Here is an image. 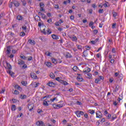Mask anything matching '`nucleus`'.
<instances>
[{
  "instance_id": "obj_2",
  "label": "nucleus",
  "mask_w": 126,
  "mask_h": 126,
  "mask_svg": "<svg viewBox=\"0 0 126 126\" xmlns=\"http://www.w3.org/2000/svg\"><path fill=\"white\" fill-rule=\"evenodd\" d=\"M28 109H29L30 112H32V110L34 109V104L31 103H29Z\"/></svg>"
},
{
  "instance_id": "obj_19",
  "label": "nucleus",
  "mask_w": 126,
  "mask_h": 126,
  "mask_svg": "<svg viewBox=\"0 0 126 126\" xmlns=\"http://www.w3.org/2000/svg\"><path fill=\"white\" fill-rule=\"evenodd\" d=\"M45 64L48 66V67H52V63L51 62H46Z\"/></svg>"
},
{
  "instance_id": "obj_22",
  "label": "nucleus",
  "mask_w": 126,
  "mask_h": 126,
  "mask_svg": "<svg viewBox=\"0 0 126 126\" xmlns=\"http://www.w3.org/2000/svg\"><path fill=\"white\" fill-rule=\"evenodd\" d=\"M42 124H43V121H38L36 122L35 125H36V126H41Z\"/></svg>"
},
{
  "instance_id": "obj_55",
  "label": "nucleus",
  "mask_w": 126,
  "mask_h": 126,
  "mask_svg": "<svg viewBox=\"0 0 126 126\" xmlns=\"http://www.w3.org/2000/svg\"><path fill=\"white\" fill-rule=\"evenodd\" d=\"M44 7H40L39 9L40 11H45V9H44Z\"/></svg>"
},
{
  "instance_id": "obj_43",
  "label": "nucleus",
  "mask_w": 126,
  "mask_h": 126,
  "mask_svg": "<svg viewBox=\"0 0 126 126\" xmlns=\"http://www.w3.org/2000/svg\"><path fill=\"white\" fill-rule=\"evenodd\" d=\"M27 1L29 4H32V0H27Z\"/></svg>"
},
{
  "instance_id": "obj_7",
  "label": "nucleus",
  "mask_w": 126,
  "mask_h": 126,
  "mask_svg": "<svg viewBox=\"0 0 126 126\" xmlns=\"http://www.w3.org/2000/svg\"><path fill=\"white\" fill-rule=\"evenodd\" d=\"M31 77L33 78V79H37V75L33 72L31 73Z\"/></svg>"
},
{
  "instance_id": "obj_29",
  "label": "nucleus",
  "mask_w": 126,
  "mask_h": 126,
  "mask_svg": "<svg viewBox=\"0 0 126 126\" xmlns=\"http://www.w3.org/2000/svg\"><path fill=\"white\" fill-rule=\"evenodd\" d=\"M67 2H68V3H70V0H67L64 1L63 2V4L66 5L67 4Z\"/></svg>"
},
{
  "instance_id": "obj_49",
  "label": "nucleus",
  "mask_w": 126,
  "mask_h": 126,
  "mask_svg": "<svg viewBox=\"0 0 126 126\" xmlns=\"http://www.w3.org/2000/svg\"><path fill=\"white\" fill-rule=\"evenodd\" d=\"M22 28L23 30H26L27 29V27L26 26L24 25V26L22 27Z\"/></svg>"
},
{
  "instance_id": "obj_64",
  "label": "nucleus",
  "mask_w": 126,
  "mask_h": 126,
  "mask_svg": "<svg viewBox=\"0 0 126 126\" xmlns=\"http://www.w3.org/2000/svg\"><path fill=\"white\" fill-rule=\"evenodd\" d=\"M110 63H115V60H114V59H111V60H110Z\"/></svg>"
},
{
  "instance_id": "obj_15",
  "label": "nucleus",
  "mask_w": 126,
  "mask_h": 126,
  "mask_svg": "<svg viewBox=\"0 0 126 126\" xmlns=\"http://www.w3.org/2000/svg\"><path fill=\"white\" fill-rule=\"evenodd\" d=\"M70 39H71L72 41L74 42H76L77 41V38H76V36L71 37L69 36Z\"/></svg>"
},
{
  "instance_id": "obj_20",
  "label": "nucleus",
  "mask_w": 126,
  "mask_h": 126,
  "mask_svg": "<svg viewBox=\"0 0 126 126\" xmlns=\"http://www.w3.org/2000/svg\"><path fill=\"white\" fill-rule=\"evenodd\" d=\"M77 80H78V81L81 82L82 81H83V78L79 76L77 77Z\"/></svg>"
},
{
  "instance_id": "obj_50",
  "label": "nucleus",
  "mask_w": 126,
  "mask_h": 126,
  "mask_svg": "<svg viewBox=\"0 0 126 126\" xmlns=\"http://www.w3.org/2000/svg\"><path fill=\"white\" fill-rule=\"evenodd\" d=\"M5 91V90L4 89H2L1 91H0V93L1 94H3L4 93V92Z\"/></svg>"
},
{
  "instance_id": "obj_52",
  "label": "nucleus",
  "mask_w": 126,
  "mask_h": 126,
  "mask_svg": "<svg viewBox=\"0 0 126 126\" xmlns=\"http://www.w3.org/2000/svg\"><path fill=\"white\" fill-rule=\"evenodd\" d=\"M14 94H15L16 95H18V94H19V92H18V91L17 90H15Z\"/></svg>"
},
{
  "instance_id": "obj_36",
  "label": "nucleus",
  "mask_w": 126,
  "mask_h": 126,
  "mask_svg": "<svg viewBox=\"0 0 126 126\" xmlns=\"http://www.w3.org/2000/svg\"><path fill=\"white\" fill-rule=\"evenodd\" d=\"M20 57L22 60H26V59H27L24 55H21Z\"/></svg>"
},
{
  "instance_id": "obj_51",
  "label": "nucleus",
  "mask_w": 126,
  "mask_h": 126,
  "mask_svg": "<svg viewBox=\"0 0 126 126\" xmlns=\"http://www.w3.org/2000/svg\"><path fill=\"white\" fill-rule=\"evenodd\" d=\"M45 55H47L48 57H51V53L49 52H46Z\"/></svg>"
},
{
  "instance_id": "obj_35",
  "label": "nucleus",
  "mask_w": 126,
  "mask_h": 126,
  "mask_svg": "<svg viewBox=\"0 0 126 126\" xmlns=\"http://www.w3.org/2000/svg\"><path fill=\"white\" fill-rule=\"evenodd\" d=\"M8 34H9V35H10V36H11V37H14V33L12 32H8Z\"/></svg>"
},
{
  "instance_id": "obj_60",
  "label": "nucleus",
  "mask_w": 126,
  "mask_h": 126,
  "mask_svg": "<svg viewBox=\"0 0 126 126\" xmlns=\"http://www.w3.org/2000/svg\"><path fill=\"white\" fill-rule=\"evenodd\" d=\"M22 67L23 68H27V65H26V64H24Z\"/></svg>"
},
{
  "instance_id": "obj_9",
  "label": "nucleus",
  "mask_w": 126,
  "mask_h": 126,
  "mask_svg": "<svg viewBox=\"0 0 126 126\" xmlns=\"http://www.w3.org/2000/svg\"><path fill=\"white\" fill-rule=\"evenodd\" d=\"M25 64V62L23 60L20 59H19L18 60V64L21 65V64Z\"/></svg>"
},
{
  "instance_id": "obj_47",
  "label": "nucleus",
  "mask_w": 126,
  "mask_h": 126,
  "mask_svg": "<svg viewBox=\"0 0 126 126\" xmlns=\"http://www.w3.org/2000/svg\"><path fill=\"white\" fill-rule=\"evenodd\" d=\"M106 122V119L105 118H103L102 120H100V123L103 124V123H105Z\"/></svg>"
},
{
  "instance_id": "obj_26",
  "label": "nucleus",
  "mask_w": 126,
  "mask_h": 126,
  "mask_svg": "<svg viewBox=\"0 0 126 126\" xmlns=\"http://www.w3.org/2000/svg\"><path fill=\"white\" fill-rule=\"evenodd\" d=\"M11 110L12 111H15V110H16V106H15V105H12Z\"/></svg>"
},
{
  "instance_id": "obj_41",
  "label": "nucleus",
  "mask_w": 126,
  "mask_h": 126,
  "mask_svg": "<svg viewBox=\"0 0 126 126\" xmlns=\"http://www.w3.org/2000/svg\"><path fill=\"white\" fill-rule=\"evenodd\" d=\"M100 79H96L95 80V83H96V84H98V83H99V82H100Z\"/></svg>"
},
{
  "instance_id": "obj_45",
  "label": "nucleus",
  "mask_w": 126,
  "mask_h": 126,
  "mask_svg": "<svg viewBox=\"0 0 126 126\" xmlns=\"http://www.w3.org/2000/svg\"><path fill=\"white\" fill-rule=\"evenodd\" d=\"M51 33H52V32H51L50 29H48V30H47V34H48L49 35V34H51Z\"/></svg>"
},
{
  "instance_id": "obj_18",
  "label": "nucleus",
  "mask_w": 126,
  "mask_h": 126,
  "mask_svg": "<svg viewBox=\"0 0 126 126\" xmlns=\"http://www.w3.org/2000/svg\"><path fill=\"white\" fill-rule=\"evenodd\" d=\"M20 98L21 99H26V98H27V95L26 94H20Z\"/></svg>"
},
{
  "instance_id": "obj_33",
  "label": "nucleus",
  "mask_w": 126,
  "mask_h": 126,
  "mask_svg": "<svg viewBox=\"0 0 126 126\" xmlns=\"http://www.w3.org/2000/svg\"><path fill=\"white\" fill-rule=\"evenodd\" d=\"M76 46L78 50H82V46L81 45H77Z\"/></svg>"
},
{
  "instance_id": "obj_37",
  "label": "nucleus",
  "mask_w": 126,
  "mask_h": 126,
  "mask_svg": "<svg viewBox=\"0 0 126 126\" xmlns=\"http://www.w3.org/2000/svg\"><path fill=\"white\" fill-rule=\"evenodd\" d=\"M25 35V32H21L20 33V36H21V37H24Z\"/></svg>"
},
{
  "instance_id": "obj_4",
  "label": "nucleus",
  "mask_w": 126,
  "mask_h": 126,
  "mask_svg": "<svg viewBox=\"0 0 126 126\" xmlns=\"http://www.w3.org/2000/svg\"><path fill=\"white\" fill-rule=\"evenodd\" d=\"M13 4L14 5V6H15V7H18V6H19V5H20V3H19V2H18V1H16V0L13 1Z\"/></svg>"
},
{
  "instance_id": "obj_32",
  "label": "nucleus",
  "mask_w": 126,
  "mask_h": 126,
  "mask_svg": "<svg viewBox=\"0 0 126 126\" xmlns=\"http://www.w3.org/2000/svg\"><path fill=\"white\" fill-rule=\"evenodd\" d=\"M77 69H78V67H77V66H74L73 67V70H74V71H77Z\"/></svg>"
},
{
  "instance_id": "obj_17",
  "label": "nucleus",
  "mask_w": 126,
  "mask_h": 126,
  "mask_svg": "<svg viewBox=\"0 0 126 126\" xmlns=\"http://www.w3.org/2000/svg\"><path fill=\"white\" fill-rule=\"evenodd\" d=\"M34 19L37 22H39V21H41V18H40V16H35V17L34 18Z\"/></svg>"
},
{
  "instance_id": "obj_23",
  "label": "nucleus",
  "mask_w": 126,
  "mask_h": 126,
  "mask_svg": "<svg viewBox=\"0 0 126 126\" xmlns=\"http://www.w3.org/2000/svg\"><path fill=\"white\" fill-rule=\"evenodd\" d=\"M21 2H22L23 6H26V4H27V2H26V0H21Z\"/></svg>"
},
{
  "instance_id": "obj_10",
  "label": "nucleus",
  "mask_w": 126,
  "mask_h": 126,
  "mask_svg": "<svg viewBox=\"0 0 126 126\" xmlns=\"http://www.w3.org/2000/svg\"><path fill=\"white\" fill-rule=\"evenodd\" d=\"M51 36L54 40H59V36L56 34H52Z\"/></svg>"
},
{
  "instance_id": "obj_30",
  "label": "nucleus",
  "mask_w": 126,
  "mask_h": 126,
  "mask_svg": "<svg viewBox=\"0 0 126 126\" xmlns=\"http://www.w3.org/2000/svg\"><path fill=\"white\" fill-rule=\"evenodd\" d=\"M83 54H84V57H87L88 56V53H87V50H85Z\"/></svg>"
},
{
  "instance_id": "obj_54",
  "label": "nucleus",
  "mask_w": 126,
  "mask_h": 126,
  "mask_svg": "<svg viewBox=\"0 0 126 126\" xmlns=\"http://www.w3.org/2000/svg\"><path fill=\"white\" fill-rule=\"evenodd\" d=\"M116 25H117V23H114L112 25V28H113V29H115V28H116Z\"/></svg>"
},
{
  "instance_id": "obj_16",
  "label": "nucleus",
  "mask_w": 126,
  "mask_h": 126,
  "mask_svg": "<svg viewBox=\"0 0 126 126\" xmlns=\"http://www.w3.org/2000/svg\"><path fill=\"white\" fill-rule=\"evenodd\" d=\"M7 67L8 69H12V67L11 66V65L9 63L6 62V63Z\"/></svg>"
},
{
  "instance_id": "obj_40",
  "label": "nucleus",
  "mask_w": 126,
  "mask_h": 126,
  "mask_svg": "<svg viewBox=\"0 0 126 126\" xmlns=\"http://www.w3.org/2000/svg\"><path fill=\"white\" fill-rule=\"evenodd\" d=\"M41 17L43 19H47V17L46 16V15H45V14H42Z\"/></svg>"
},
{
  "instance_id": "obj_48",
  "label": "nucleus",
  "mask_w": 126,
  "mask_h": 126,
  "mask_svg": "<svg viewBox=\"0 0 126 126\" xmlns=\"http://www.w3.org/2000/svg\"><path fill=\"white\" fill-rule=\"evenodd\" d=\"M87 75L88 76V78H91L92 77V75L89 73H87Z\"/></svg>"
},
{
  "instance_id": "obj_25",
  "label": "nucleus",
  "mask_w": 126,
  "mask_h": 126,
  "mask_svg": "<svg viewBox=\"0 0 126 126\" xmlns=\"http://www.w3.org/2000/svg\"><path fill=\"white\" fill-rule=\"evenodd\" d=\"M119 88H120V86L119 85L116 86L115 90L113 91V92H117V91H119Z\"/></svg>"
},
{
  "instance_id": "obj_59",
  "label": "nucleus",
  "mask_w": 126,
  "mask_h": 126,
  "mask_svg": "<svg viewBox=\"0 0 126 126\" xmlns=\"http://www.w3.org/2000/svg\"><path fill=\"white\" fill-rule=\"evenodd\" d=\"M21 84H22V85H24V86H25V85H26V83L24 81H22L21 82Z\"/></svg>"
},
{
  "instance_id": "obj_39",
  "label": "nucleus",
  "mask_w": 126,
  "mask_h": 126,
  "mask_svg": "<svg viewBox=\"0 0 126 126\" xmlns=\"http://www.w3.org/2000/svg\"><path fill=\"white\" fill-rule=\"evenodd\" d=\"M40 84L39 83H36L35 85H33V87L34 88H37V87H38V86H39V85Z\"/></svg>"
},
{
  "instance_id": "obj_1",
  "label": "nucleus",
  "mask_w": 126,
  "mask_h": 126,
  "mask_svg": "<svg viewBox=\"0 0 126 126\" xmlns=\"http://www.w3.org/2000/svg\"><path fill=\"white\" fill-rule=\"evenodd\" d=\"M63 104H57L54 103L53 104V107L54 109H60V108H63Z\"/></svg>"
},
{
  "instance_id": "obj_56",
  "label": "nucleus",
  "mask_w": 126,
  "mask_h": 126,
  "mask_svg": "<svg viewBox=\"0 0 126 126\" xmlns=\"http://www.w3.org/2000/svg\"><path fill=\"white\" fill-rule=\"evenodd\" d=\"M92 12H93V10L92 9H89V13H90V14H92Z\"/></svg>"
},
{
  "instance_id": "obj_57",
  "label": "nucleus",
  "mask_w": 126,
  "mask_h": 126,
  "mask_svg": "<svg viewBox=\"0 0 126 126\" xmlns=\"http://www.w3.org/2000/svg\"><path fill=\"white\" fill-rule=\"evenodd\" d=\"M33 60V58L32 56L29 57V58L28 59V61H32Z\"/></svg>"
},
{
  "instance_id": "obj_34",
  "label": "nucleus",
  "mask_w": 126,
  "mask_h": 126,
  "mask_svg": "<svg viewBox=\"0 0 126 126\" xmlns=\"http://www.w3.org/2000/svg\"><path fill=\"white\" fill-rule=\"evenodd\" d=\"M39 6L40 7H45V4L43 2H40L39 3Z\"/></svg>"
},
{
  "instance_id": "obj_31",
  "label": "nucleus",
  "mask_w": 126,
  "mask_h": 126,
  "mask_svg": "<svg viewBox=\"0 0 126 126\" xmlns=\"http://www.w3.org/2000/svg\"><path fill=\"white\" fill-rule=\"evenodd\" d=\"M50 76L51 77V78H52L53 79H54L55 78V74L53 73H51L50 74Z\"/></svg>"
},
{
  "instance_id": "obj_62",
  "label": "nucleus",
  "mask_w": 126,
  "mask_h": 126,
  "mask_svg": "<svg viewBox=\"0 0 126 126\" xmlns=\"http://www.w3.org/2000/svg\"><path fill=\"white\" fill-rule=\"evenodd\" d=\"M98 33V31L97 30H94V34H97Z\"/></svg>"
},
{
  "instance_id": "obj_13",
  "label": "nucleus",
  "mask_w": 126,
  "mask_h": 126,
  "mask_svg": "<svg viewBox=\"0 0 126 126\" xmlns=\"http://www.w3.org/2000/svg\"><path fill=\"white\" fill-rule=\"evenodd\" d=\"M51 61L52 62V63H54V64H57V63H58V61H57V59L54 58H51Z\"/></svg>"
},
{
  "instance_id": "obj_63",
  "label": "nucleus",
  "mask_w": 126,
  "mask_h": 126,
  "mask_svg": "<svg viewBox=\"0 0 126 126\" xmlns=\"http://www.w3.org/2000/svg\"><path fill=\"white\" fill-rule=\"evenodd\" d=\"M52 19H48V20H47V22L48 23H51V22H52Z\"/></svg>"
},
{
  "instance_id": "obj_8",
  "label": "nucleus",
  "mask_w": 126,
  "mask_h": 126,
  "mask_svg": "<svg viewBox=\"0 0 126 126\" xmlns=\"http://www.w3.org/2000/svg\"><path fill=\"white\" fill-rule=\"evenodd\" d=\"M47 85H48V86H50V87H55V84L53 82H49L47 84Z\"/></svg>"
},
{
  "instance_id": "obj_58",
  "label": "nucleus",
  "mask_w": 126,
  "mask_h": 126,
  "mask_svg": "<svg viewBox=\"0 0 126 126\" xmlns=\"http://www.w3.org/2000/svg\"><path fill=\"white\" fill-rule=\"evenodd\" d=\"M50 97V95H46L45 96H44L42 98H41V100H43V99H45V98H49Z\"/></svg>"
},
{
  "instance_id": "obj_44",
  "label": "nucleus",
  "mask_w": 126,
  "mask_h": 126,
  "mask_svg": "<svg viewBox=\"0 0 126 126\" xmlns=\"http://www.w3.org/2000/svg\"><path fill=\"white\" fill-rule=\"evenodd\" d=\"M119 74H120V71H119L118 72L115 73L114 75L115 77H118V76H119Z\"/></svg>"
},
{
  "instance_id": "obj_24",
  "label": "nucleus",
  "mask_w": 126,
  "mask_h": 126,
  "mask_svg": "<svg viewBox=\"0 0 126 126\" xmlns=\"http://www.w3.org/2000/svg\"><path fill=\"white\" fill-rule=\"evenodd\" d=\"M89 113L91 114V115H93L94 113H95V110L90 109L88 111Z\"/></svg>"
},
{
  "instance_id": "obj_28",
  "label": "nucleus",
  "mask_w": 126,
  "mask_h": 126,
  "mask_svg": "<svg viewBox=\"0 0 126 126\" xmlns=\"http://www.w3.org/2000/svg\"><path fill=\"white\" fill-rule=\"evenodd\" d=\"M23 18V17H22V16L21 15H19L17 17V19H18V20H22Z\"/></svg>"
},
{
  "instance_id": "obj_12",
  "label": "nucleus",
  "mask_w": 126,
  "mask_h": 126,
  "mask_svg": "<svg viewBox=\"0 0 126 126\" xmlns=\"http://www.w3.org/2000/svg\"><path fill=\"white\" fill-rule=\"evenodd\" d=\"M66 59H71V58H72V56L71 55V54H69V53L67 52L66 54V56H65Z\"/></svg>"
},
{
  "instance_id": "obj_53",
  "label": "nucleus",
  "mask_w": 126,
  "mask_h": 126,
  "mask_svg": "<svg viewBox=\"0 0 126 126\" xmlns=\"http://www.w3.org/2000/svg\"><path fill=\"white\" fill-rule=\"evenodd\" d=\"M12 4H13V1L11 2V3L9 4V7L10 8H12Z\"/></svg>"
},
{
  "instance_id": "obj_5",
  "label": "nucleus",
  "mask_w": 126,
  "mask_h": 126,
  "mask_svg": "<svg viewBox=\"0 0 126 126\" xmlns=\"http://www.w3.org/2000/svg\"><path fill=\"white\" fill-rule=\"evenodd\" d=\"M48 102H50V101L48 100L47 99H46L45 100H43V106H45V107H48V106H49V103H48Z\"/></svg>"
},
{
  "instance_id": "obj_38",
  "label": "nucleus",
  "mask_w": 126,
  "mask_h": 126,
  "mask_svg": "<svg viewBox=\"0 0 126 126\" xmlns=\"http://www.w3.org/2000/svg\"><path fill=\"white\" fill-rule=\"evenodd\" d=\"M115 119H117V115H113L112 117V121H114Z\"/></svg>"
},
{
  "instance_id": "obj_6",
  "label": "nucleus",
  "mask_w": 126,
  "mask_h": 126,
  "mask_svg": "<svg viewBox=\"0 0 126 126\" xmlns=\"http://www.w3.org/2000/svg\"><path fill=\"white\" fill-rule=\"evenodd\" d=\"M28 43L30 44L31 45H35L36 44V42L33 39H29Z\"/></svg>"
},
{
  "instance_id": "obj_14",
  "label": "nucleus",
  "mask_w": 126,
  "mask_h": 126,
  "mask_svg": "<svg viewBox=\"0 0 126 126\" xmlns=\"http://www.w3.org/2000/svg\"><path fill=\"white\" fill-rule=\"evenodd\" d=\"M75 114H76V115L78 118H80V116H81L80 111L77 110V111H75Z\"/></svg>"
},
{
  "instance_id": "obj_61",
  "label": "nucleus",
  "mask_w": 126,
  "mask_h": 126,
  "mask_svg": "<svg viewBox=\"0 0 126 126\" xmlns=\"http://www.w3.org/2000/svg\"><path fill=\"white\" fill-rule=\"evenodd\" d=\"M111 117H112V115L109 114L107 116V119H108V120H110V119H111Z\"/></svg>"
},
{
  "instance_id": "obj_42",
  "label": "nucleus",
  "mask_w": 126,
  "mask_h": 126,
  "mask_svg": "<svg viewBox=\"0 0 126 126\" xmlns=\"http://www.w3.org/2000/svg\"><path fill=\"white\" fill-rule=\"evenodd\" d=\"M99 13H103L104 12V9H100L98 10Z\"/></svg>"
},
{
  "instance_id": "obj_11",
  "label": "nucleus",
  "mask_w": 126,
  "mask_h": 126,
  "mask_svg": "<svg viewBox=\"0 0 126 126\" xmlns=\"http://www.w3.org/2000/svg\"><path fill=\"white\" fill-rule=\"evenodd\" d=\"M11 51V50L10 49V46H7V55H9L10 54V52Z\"/></svg>"
},
{
  "instance_id": "obj_21",
  "label": "nucleus",
  "mask_w": 126,
  "mask_h": 126,
  "mask_svg": "<svg viewBox=\"0 0 126 126\" xmlns=\"http://www.w3.org/2000/svg\"><path fill=\"white\" fill-rule=\"evenodd\" d=\"M56 80H57V81H59V82H61V83H63V80H62L61 79V78H60L59 77H58L56 78Z\"/></svg>"
},
{
  "instance_id": "obj_3",
  "label": "nucleus",
  "mask_w": 126,
  "mask_h": 126,
  "mask_svg": "<svg viewBox=\"0 0 126 126\" xmlns=\"http://www.w3.org/2000/svg\"><path fill=\"white\" fill-rule=\"evenodd\" d=\"M96 118H98L99 119H101V118L103 117V114L100 111L97 112L96 113Z\"/></svg>"
},
{
  "instance_id": "obj_46",
  "label": "nucleus",
  "mask_w": 126,
  "mask_h": 126,
  "mask_svg": "<svg viewBox=\"0 0 126 126\" xmlns=\"http://www.w3.org/2000/svg\"><path fill=\"white\" fill-rule=\"evenodd\" d=\"M94 24V23L93 22H91L89 24V26L90 27H91V26H93V25Z\"/></svg>"
},
{
  "instance_id": "obj_27",
  "label": "nucleus",
  "mask_w": 126,
  "mask_h": 126,
  "mask_svg": "<svg viewBox=\"0 0 126 126\" xmlns=\"http://www.w3.org/2000/svg\"><path fill=\"white\" fill-rule=\"evenodd\" d=\"M54 8L56 9H60V6H59V4H54Z\"/></svg>"
}]
</instances>
